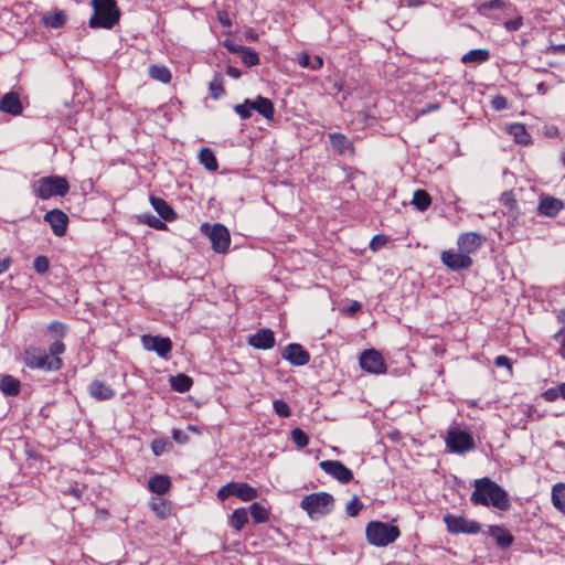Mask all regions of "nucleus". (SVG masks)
I'll return each mask as SVG.
<instances>
[{"instance_id": "obj_16", "label": "nucleus", "mask_w": 565, "mask_h": 565, "mask_svg": "<svg viewBox=\"0 0 565 565\" xmlns=\"http://www.w3.org/2000/svg\"><path fill=\"white\" fill-rule=\"evenodd\" d=\"M281 356L296 366L306 365L310 361L309 352L298 343L288 344L284 349Z\"/></svg>"}, {"instance_id": "obj_27", "label": "nucleus", "mask_w": 565, "mask_h": 565, "mask_svg": "<svg viewBox=\"0 0 565 565\" xmlns=\"http://www.w3.org/2000/svg\"><path fill=\"white\" fill-rule=\"evenodd\" d=\"M20 381L11 375H4L0 380V391L7 396H15L20 393Z\"/></svg>"}, {"instance_id": "obj_62", "label": "nucleus", "mask_w": 565, "mask_h": 565, "mask_svg": "<svg viewBox=\"0 0 565 565\" xmlns=\"http://www.w3.org/2000/svg\"><path fill=\"white\" fill-rule=\"evenodd\" d=\"M12 260L10 257H4L0 259V275L7 271L11 265Z\"/></svg>"}, {"instance_id": "obj_35", "label": "nucleus", "mask_w": 565, "mask_h": 565, "mask_svg": "<svg viewBox=\"0 0 565 565\" xmlns=\"http://www.w3.org/2000/svg\"><path fill=\"white\" fill-rule=\"evenodd\" d=\"M298 64L301 66V67H306V68H310L312 71H316V70H319L322 67L323 65V60L322 57L316 55V56H310L309 54L307 53H301L299 54L298 56Z\"/></svg>"}, {"instance_id": "obj_23", "label": "nucleus", "mask_w": 565, "mask_h": 565, "mask_svg": "<svg viewBox=\"0 0 565 565\" xmlns=\"http://www.w3.org/2000/svg\"><path fill=\"white\" fill-rule=\"evenodd\" d=\"M252 111L255 110L266 119H273L275 114L274 104L270 99L258 96L256 99L250 100Z\"/></svg>"}, {"instance_id": "obj_60", "label": "nucleus", "mask_w": 565, "mask_h": 565, "mask_svg": "<svg viewBox=\"0 0 565 565\" xmlns=\"http://www.w3.org/2000/svg\"><path fill=\"white\" fill-rule=\"evenodd\" d=\"M439 107H440V106H439V104H437V103H433V104H429V105H427L426 107L422 108V109L419 110V114H420V115H426V114H428V113H431V111L438 110V109H439Z\"/></svg>"}, {"instance_id": "obj_61", "label": "nucleus", "mask_w": 565, "mask_h": 565, "mask_svg": "<svg viewBox=\"0 0 565 565\" xmlns=\"http://www.w3.org/2000/svg\"><path fill=\"white\" fill-rule=\"evenodd\" d=\"M226 73L228 76H231L233 78H239L242 75L241 70L237 67H234V66H227Z\"/></svg>"}, {"instance_id": "obj_32", "label": "nucleus", "mask_w": 565, "mask_h": 565, "mask_svg": "<svg viewBox=\"0 0 565 565\" xmlns=\"http://www.w3.org/2000/svg\"><path fill=\"white\" fill-rule=\"evenodd\" d=\"M247 522L248 513L245 508H238L234 510L228 521L230 525L234 527L236 531H241Z\"/></svg>"}, {"instance_id": "obj_44", "label": "nucleus", "mask_w": 565, "mask_h": 565, "mask_svg": "<svg viewBox=\"0 0 565 565\" xmlns=\"http://www.w3.org/2000/svg\"><path fill=\"white\" fill-rule=\"evenodd\" d=\"M33 268L38 274H45L50 268L49 258L43 255L35 257Z\"/></svg>"}, {"instance_id": "obj_7", "label": "nucleus", "mask_w": 565, "mask_h": 565, "mask_svg": "<svg viewBox=\"0 0 565 565\" xmlns=\"http://www.w3.org/2000/svg\"><path fill=\"white\" fill-rule=\"evenodd\" d=\"M446 445L451 452L463 454L475 449V440L470 433L459 428H450L447 433Z\"/></svg>"}, {"instance_id": "obj_19", "label": "nucleus", "mask_w": 565, "mask_h": 565, "mask_svg": "<svg viewBox=\"0 0 565 565\" xmlns=\"http://www.w3.org/2000/svg\"><path fill=\"white\" fill-rule=\"evenodd\" d=\"M248 344L259 350L271 349L275 345V334L270 329H260L248 338Z\"/></svg>"}, {"instance_id": "obj_64", "label": "nucleus", "mask_w": 565, "mask_h": 565, "mask_svg": "<svg viewBox=\"0 0 565 565\" xmlns=\"http://www.w3.org/2000/svg\"><path fill=\"white\" fill-rule=\"evenodd\" d=\"M68 492L76 499H79L83 494V489H79L77 487H72V488H70Z\"/></svg>"}, {"instance_id": "obj_39", "label": "nucleus", "mask_w": 565, "mask_h": 565, "mask_svg": "<svg viewBox=\"0 0 565 565\" xmlns=\"http://www.w3.org/2000/svg\"><path fill=\"white\" fill-rule=\"evenodd\" d=\"M249 512H250L253 520L256 523H263L268 520L267 509L258 502H255L249 507Z\"/></svg>"}, {"instance_id": "obj_1", "label": "nucleus", "mask_w": 565, "mask_h": 565, "mask_svg": "<svg viewBox=\"0 0 565 565\" xmlns=\"http://www.w3.org/2000/svg\"><path fill=\"white\" fill-rule=\"evenodd\" d=\"M470 501L476 505L494 507L508 511L511 507L507 491L489 478L475 480Z\"/></svg>"}, {"instance_id": "obj_13", "label": "nucleus", "mask_w": 565, "mask_h": 565, "mask_svg": "<svg viewBox=\"0 0 565 565\" xmlns=\"http://www.w3.org/2000/svg\"><path fill=\"white\" fill-rule=\"evenodd\" d=\"M360 366L364 371L373 374H381L386 371L382 355L373 349L362 352L360 356Z\"/></svg>"}, {"instance_id": "obj_6", "label": "nucleus", "mask_w": 565, "mask_h": 565, "mask_svg": "<svg viewBox=\"0 0 565 565\" xmlns=\"http://www.w3.org/2000/svg\"><path fill=\"white\" fill-rule=\"evenodd\" d=\"M201 231L209 236L214 252L224 254L228 250L231 235L224 225L216 223L211 226L204 223L201 225Z\"/></svg>"}, {"instance_id": "obj_52", "label": "nucleus", "mask_w": 565, "mask_h": 565, "mask_svg": "<svg viewBox=\"0 0 565 565\" xmlns=\"http://www.w3.org/2000/svg\"><path fill=\"white\" fill-rule=\"evenodd\" d=\"M65 351V345L62 341H55L50 345V356H58Z\"/></svg>"}, {"instance_id": "obj_10", "label": "nucleus", "mask_w": 565, "mask_h": 565, "mask_svg": "<svg viewBox=\"0 0 565 565\" xmlns=\"http://www.w3.org/2000/svg\"><path fill=\"white\" fill-rule=\"evenodd\" d=\"M25 364L31 369L57 371L62 367V359L60 356H50L44 352H26Z\"/></svg>"}, {"instance_id": "obj_56", "label": "nucleus", "mask_w": 565, "mask_h": 565, "mask_svg": "<svg viewBox=\"0 0 565 565\" xmlns=\"http://www.w3.org/2000/svg\"><path fill=\"white\" fill-rule=\"evenodd\" d=\"M224 46L231 52V53H236V54H241L243 52V50L245 49V46H242L239 44H235L233 41L231 40H225L224 41Z\"/></svg>"}, {"instance_id": "obj_11", "label": "nucleus", "mask_w": 565, "mask_h": 565, "mask_svg": "<svg viewBox=\"0 0 565 565\" xmlns=\"http://www.w3.org/2000/svg\"><path fill=\"white\" fill-rule=\"evenodd\" d=\"M320 468L341 483H349L353 479L352 471L339 460H323Z\"/></svg>"}, {"instance_id": "obj_18", "label": "nucleus", "mask_w": 565, "mask_h": 565, "mask_svg": "<svg viewBox=\"0 0 565 565\" xmlns=\"http://www.w3.org/2000/svg\"><path fill=\"white\" fill-rule=\"evenodd\" d=\"M329 141L332 150L339 156L344 154H354V146L353 142L343 134L340 132H331L329 134Z\"/></svg>"}, {"instance_id": "obj_36", "label": "nucleus", "mask_w": 565, "mask_h": 565, "mask_svg": "<svg viewBox=\"0 0 565 565\" xmlns=\"http://www.w3.org/2000/svg\"><path fill=\"white\" fill-rule=\"evenodd\" d=\"M200 163L209 171H216L218 168L217 160L210 148H204L199 154Z\"/></svg>"}, {"instance_id": "obj_30", "label": "nucleus", "mask_w": 565, "mask_h": 565, "mask_svg": "<svg viewBox=\"0 0 565 565\" xmlns=\"http://www.w3.org/2000/svg\"><path fill=\"white\" fill-rule=\"evenodd\" d=\"M148 75L160 83L168 84L171 81V72L164 65L152 64L148 68Z\"/></svg>"}, {"instance_id": "obj_21", "label": "nucleus", "mask_w": 565, "mask_h": 565, "mask_svg": "<svg viewBox=\"0 0 565 565\" xmlns=\"http://www.w3.org/2000/svg\"><path fill=\"white\" fill-rule=\"evenodd\" d=\"M89 395L96 401H108L115 396V391L105 382L94 380L87 387Z\"/></svg>"}, {"instance_id": "obj_37", "label": "nucleus", "mask_w": 565, "mask_h": 565, "mask_svg": "<svg viewBox=\"0 0 565 565\" xmlns=\"http://www.w3.org/2000/svg\"><path fill=\"white\" fill-rule=\"evenodd\" d=\"M412 203L418 211L424 212L429 207L431 199L427 191L419 189L414 192Z\"/></svg>"}, {"instance_id": "obj_57", "label": "nucleus", "mask_w": 565, "mask_h": 565, "mask_svg": "<svg viewBox=\"0 0 565 565\" xmlns=\"http://www.w3.org/2000/svg\"><path fill=\"white\" fill-rule=\"evenodd\" d=\"M151 449L156 456H160L166 451V443L161 440H153L151 444Z\"/></svg>"}, {"instance_id": "obj_12", "label": "nucleus", "mask_w": 565, "mask_h": 565, "mask_svg": "<svg viewBox=\"0 0 565 565\" xmlns=\"http://www.w3.org/2000/svg\"><path fill=\"white\" fill-rule=\"evenodd\" d=\"M141 343L147 351H154L160 358L167 359L172 350V342L168 337L142 335Z\"/></svg>"}, {"instance_id": "obj_48", "label": "nucleus", "mask_w": 565, "mask_h": 565, "mask_svg": "<svg viewBox=\"0 0 565 565\" xmlns=\"http://www.w3.org/2000/svg\"><path fill=\"white\" fill-rule=\"evenodd\" d=\"M491 106L494 110H503L508 107V100L504 96L502 95H497L492 98L491 100Z\"/></svg>"}, {"instance_id": "obj_25", "label": "nucleus", "mask_w": 565, "mask_h": 565, "mask_svg": "<svg viewBox=\"0 0 565 565\" xmlns=\"http://www.w3.org/2000/svg\"><path fill=\"white\" fill-rule=\"evenodd\" d=\"M170 487V478L164 475H156L154 477L150 478L148 482L149 490L158 495L166 494L169 491Z\"/></svg>"}, {"instance_id": "obj_43", "label": "nucleus", "mask_w": 565, "mask_h": 565, "mask_svg": "<svg viewBox=\"0 0 565 565\" xmlns=\"http://www.w3.org/2000/svg\"><path fill=\"white\" fill-rule=\"evenodd\" d=\"M505 7V2L503 0H490L487 2H483L479 6L478 12L483 13L489 10H500Z\"/></svg>"}, {"instance_id": "obj_38", "label": "nucleus", "mask_w": 565, "mask_h": 565, "mask_svg": "<svg viewBox=\"0 0 565 565\" xmlns=\"http://www.w3.org/2000/svg\"><path fill=\"white\" fill-rule=\"evenodd\" d=\"M209 89L211 96L215 99L220 98L225 94V89L223 87V76L220 73H216L213 79L210 82Z\"/></svg>"}, {"instance_id": "obj_58", "label": "nucleus", "mask_w": 565, "mask_h": 565, "mask_svg": "<svg viewBox=\"0 0 565 565\" xmlns=\"http://www.w3.org/2000/svg\"><path fill=\"white\" fill-rule=\"evenodd\" d=\"M494 364L498 366V367H508V369H511V361L508 356L505 355H499L495 358L494 360Z\"/></svg>"}, {"instance_id": "obj_54", "label": "nucleus", "mask_w": 565, "mask_h": 565, "mask_svg": "<svg viewBox=\"0 0 565 565\" xmlns=\"http://www.w3.org/2000/svg\"><path fill=\"white\" fill-rule=\"evenodd\" d=\"M146 223L148 225H150L151 227H154L157 230H162V228H166V224L163 222H161L160 220H158L156 216L153 215H147L146 216Z\"/></svg>"}, {"instance_id": "obj_31", "label": "nucleus", "mask_w": 565, "mask_h": 565, "mask_svg": "<svg viewBox=\"0 0 565 565\" xmlns=\"http://www.w3.org/2000/svg\"><path fill=\"white\" fill-rule=\"evenodd\" d=\"M192 384V379L183 373L170 377V385L172 390L179 393L188 392L191 388Z\"/></svg>"}, {"instance_id": "obj_26", "label": "nucleus", "mask_w": 565, "mask_h": 565, "mask_svg": "<svg viewBox=\"0 0 565 565\" xmlns=\"http://www.w3.org/2000/svg\"><path fill=\"white\" fill-rule=\"evenodd\" d=\"M508 131L519 145L529 146L532 142L531 136L523 124H512L509 126Z\"/></svg>"}, {"instance_id": "obj_47", "label": "nucleus", "mask_w": 565, "mask_h": 565, "mask_svg": "<svg viewBox=\"0 0 565 565\" xmlns=\"http://www.w3.org/2000/svg\"><path fill=\"white\" fill-rule=\"evenodd\" d=\"M501 202L504 206H507L509 210H514L518 206V201L515 199V195L512 191L504 192L501 196Z\"/></svg>"}, {"instance_id": "obj_45", "label": "nucleus", "mask_w": 565, "mask_h": 565, "mask_svg": "<svg viewBox=\"0 0 565 565\" xmlns=\"http://www.w3.org/2000/svg\"><path fill=\"white\" fill-rule=\"evenodd\" d=\"M362 508L363 503L356 495H354L353 499L347 504L345 512L349 516H356Z\"/></svg>"}, {"instance_id": "obj_4", "label": "nucleus", "mask_w": 565, "mask_h": 565, "mask_svg": "<svg viewBox=\"0 0 565 565\" xmlns=\"http://www.w3.org/2000/svg\"><path fill=\"white\" fill-rule=\"evenodd\" d=\"M366 540L374 546H386L398 539L401 531L397 526L381 521H372L366 525Z\"/></svg>"}, {"instance_id": "obj_51", "label": "nucleus", "mask_w": 565, "mask_h": 565, "mask_svg": "<svg viewBox=\"0 0 565 565\" xmlns=\"http://www.w3.org/2000/svg\"><path fill=\"white\" fill-rule=\"evenodd\" d=\"M386 243H387V237L385 235H382V234L375 235L370 243V247H371V249L376 250V249L383 247Z\"/></svg>"}, {"instance_id": "obj_5", "label": "nucleus", "mask_w": 565, "mask_h": 565, "mask_svg": "<svg viewBox=\"0 0 565 565\" xmlns=\"http://www.w3.org/2000/svg\"><path fill=\"white\" fill-rule=\"evenodd\" d=\"M32 188L38 198L47 200L52 196H64L70 190V184L64 177L52 175L39 179Z\"/></svg>"}, {"instance_id": "obj_17", "label": "nucleus", "mask_w": 565, "mask_h": 565, "mask_svg": "<svg viewBox=\"0 0 565 565\" xmlns=\"http://www.w3.org/2000/svg\"><path fill=\"white\" fill-rule=\"evenodd\" d=\"M43 218L56 236H63L66 233L68 217L63 211L57 209L49 211Z\"/></svg>"}, {"instance_id": "obj_29", "label": "nucleus", "mask_w": 565, "mask_h": 565, "mask_svg": "<svg viewBox=\"0 0 565 565\" xmlns=\"http://www.w3.org/2000/svg\"><path fill=\"white\" fill-rule=\"evenodd\" d=\"M490 534L495 539L497 545L501 548H508L513 543V536L500 526H491Z\"/></svg>"}, {"instance_id": "obj_49", "label": "nucleus", "mask_w": 565, "mask_h": 565, "mask_svg": "<svg viewBox=\"0 0 565 565\" xmlns=\"http://www.w3.org/2000/svg\"><path fill=\"white\" fill-rule=\"evenodd\" d=\"M542 397L546 402H555L557 398L561 397V393L558 392V386L550 387L546 391L542 393Z\"/></svg>"}, {"instance_id": "obj_3", "label": "nucleus", "mask_w": 565, "mask_h": 565, "mask_svg": "<svg viewBox=\"0 0 565 565\" xmlns=\"http://www.w3.org/2000/svg\"><path fill=\"white\" fill-rule=\"evenodd\" d=\"M299 505L308 513L311 520H317L333 510L334 498L328 492H315L305 495Z\"/></svg>"}, {"instance_id": "obj_24", "label": "nucleus", "mask_w": 565, "mask_h": 565, "mask_svg": "<svg viewBox=\"0 0 565 565\" xmlns=\"http://www.w3.org/2000/svg\"><path fill=\"white\" fill-rule=\"evenodd\" d=\"M150 203L154 211L164 220L168 222L173 221L177 217L175 212L173 209L161 198L158 196H150Z\"/></svg>"}, {"instance_id": "obj_46", "label": "nucleus", "mask_w": 565, "mask_h": 565, "mask_svg": "<svg viewBox=\"0 0 565 565\" xmlns=\"http://www.w3.org/2000/svg\"><path fill=\"white\" fill-rule=\"evenodd\" d=\"M234 110L243 120L248 119L252 115L250 99H245L243 104L236 105Z\"/></svg>"}, {"instance_id": "obj_42", "label": "nucleus", "mask_w": 565, "mask_h": 565, "mask_svg": "<svg viewBox=\"0 0 565 565\" xmlns=\"http://www.w3.org/2000/svg\"><path fill=\"white\" fill-rule=\"evenodd\" d=\"M273 407H274V411L275 413L279 416V417H289L291 415V411H290V407L289 405L282 401V399H275L274 403H273Z\"/></svg>"}, {"instance_id": "obj_28", "label": "nucleus", "mask_w": 565, "mask_h": 565, "mask_svg": "<svg viewBox=\"0 0 565 565\" xmlns=\"http://www.w3.org/2000/svg\"><path fill=\"white\" fill-rule=\"evenodd\" d=\"M490 58V51L487 49H476L462 55L461 62L463 64L483 63Z\"/></svg>"}, {"instance_id": "obj_22", "label": "nucleus", "mask_w": 565, "mask_h": 565, "mask_svg": "<svg viewBox=\"0 0 565 565\" xmlns=\"http://www.w3.org/2000/svg\"><path fill=\"white\" fill-rule=\"evenodd\" d=\"M0 110L13 116L22 113V104L19 95L14 92H9L0 99Z\"/></svg>"}, {"instance_id": "obj_63", "label": "nucleus", "mask_w": 565, "mask_h": 565, "mask_svg": "<svg viewBox=\"0 0 565 565\" xmlns=\"http://www.w3.org/2000/svg\"><path fill=\"white\" fill-rule=\"evenodd\" d=\"M555 340L559 342V344L565 348V328H562L556 334Z\"/></svg>"}, {"instance_id": "obj_59", "label": "nucleus", "mask_w": 565, "mask_h": 565, "mask_svg": "<svg viewBox=\"0 0 565 565\" xmlns=\"http://www.w3.org/2000/svg\"><path fill=\"white\" fill-rule=\"evenodd\" d=\"M423 4V0H399V7L416 8Z\"/></svg>"}, {"instance_id": "obj_55", "label": "nucleus", "mask_w": 565, "mask_h": 565, "mask_svg": "<svg viewBox=\"0 0 565 565\" xmlns=\"http://www.w3.org/2000/svg\"><path fill=\"white\" fill-rule=\"evenodd\" d=\"M172 438L178 444H185L189 440V436L183 430H181V429H173L172 430Z\"/></svg>"}, {"instance_id": "obj_20", "label": "nucleus", "mask_w": 565, "mask_h": 565, "mask_svg": "<svg viewBox=\"0 0 565 565\" xmlns=\"http://www.w3.org/2000/svg\"><path fill=\"white\" fill-rule=\"evenodd\" d=\"M564 207L563 201L553 196H544L540 200L537 211L541 215L554 217Z\"/></svg>"}, {"instance_id": "obj_50", "label": "nucleus", "mask_w": 565, "mask_h": 565, "mask_svg": "<svg viewBox=\"0 0 565 565\" xmlns=\"http://www.w3.org/2000/svg\"><path fill=\"white\" fill-rule=\"evenodd\" d=\"M523 24V19L522 17H516L515 19H511V20H508L504 22V28L509 31V32H514V31H518Z\"/></svg>"}, {"instance_id": "obj_14", "label": "nucleus", "mask_w": 565, "mask_h": 565, "mask_svg": "<svg viewBox=\"0 0 565 565\" xmlns=\"http://www.w3.org/2000/svg\"><path fill=\"white\" fill-rule=\"evenodd\" d=\"M440 258L444 265L454 271L468 269L473 263L470 256L461 252L445 250L441 253Z\"/></svg>"}, {"instance_id": "obj_40", "label": "nucleus", "mask_w": 565, "mask_h": 565, "mask_svg": "<svg viewBox=\"0 0 565 565\" xmlns=\"http://www.w3.org/2000/svg\"><path fill=\"white\" fill-rule=\"evenodd\" d=\"M290 436L292 443L299 448H303L309 444L308 435L299 427L294 428Z\"/></svg>"}, {"instance_id": "obj_53", "label": "nucleus", "mask_w": 565, "mask_h": 565, "mask_svg": "<svg viewBox=\"0 0 565 565\" xmlns=\"http://www.w3.org/2000/svg\"><path fill=\"white\" fill-rule=\"evenodd\" d=\"M49 330L55 334L63 337L66 333V328L63 323L54 321L50 324Z\"/></svg>"}, {"instance_id": "obj_33", "label": "nucleus", "mask_w": 565, "mask_h": 565, "mask_svg": "<svg viewBox=\"0 0 565 565\" xmlns=\"http://www.w3.org/2000/svg\"><path fill=\"white\" fill-rule=\"evenodd\" d=\"M66 14L61 10H56L43 17L44 25L53 29L63 26L66 23Z\"/></svg>"}, {"instance_id": "obj_9", "label": "nucleus", "mask_w": 565, "mask_h": 565, "mask_svg": "<svg viewBox=\"0 0 565 565\" xmlns=\"http://www.w3.org/2000/svg\"><path fill=\"white\" fill-rule=\"evenodd\" d=\"M444 522L447 526L448 532L452 534H477L481 530L480 523L472 520H468L467 518L461 515L446 514L444 516Z\"/></svg>"}, {"instance_id": "obj_41", "label": "nucleus", "mask_w": 565, "mask_h": 565, "mask_svg": "<svg viewBox=\"0 0 565 565\" xmlns=\"http://www.w3.org/2000/svg\"><path fill=\"white\" fill-rule=\"evenodd\" d=\"M241 57H242V62L247 66V67H252V66H255L259 63V56L258 54L249 49V47H246L243 50V52L239 54Z\"/></svg>"}, {"instance_id": "obj_8", "label": "nucleus", "mask_w": 565, "mask_h": 565, "mask_svg": "<svg viewBox=\"0 0 565 565\" xmlns=\"http://www.w3.org/2000/svg\"><path fill=\"white\" fill-rule=\"evenodd\" d=\"M231 495H235L242 501L248 502L257 498L258 492L255 488L245 482H228L217 491V498L224 501Z\"/></svg>"}, {"instance_id": "obj_34", "label": "nucleus", "mask_w": 565, "mask_h": 565, "mask_svg": "<svg viewBox=\"0 0 565 565\" xmlns=\"http://www.w3.org/2000/svg\"><path fill=\"white\" fill-rule=\"evenodd\" d=\"M552 502L558 511L565 514V483H557L553 487Z\"/></svg>"}, {"instance_id": "obj_15", "label": "nucleus", "mask_w": 565, "mask_h": 565, "mask_svg": "<svg viewBox=\"0 0 565 565\" xmlns=\"http://www.w3.org/2000/svg\"><path fill=\"white\" fill-rule=\"evenodd\" d=\"M484 241L486 238L482 235L476 232H468L458 237L457 245L459 252L470 256V254L477 252L483 245Z\"/></svg>"}, {"instance_id": "obj_2", "label": "nucleus", "mask_w": 565, "mask_h": 565, "mask_svg": "<svg viewBox=\"0 0 565 565\" xmlns=\"http://www.w3.org/2000/svg\"><path fill=\"white\" fill-rule=\"evenodd\" d=\"M93 15L89 19L92 29H111L118 23L120 11L115 0H92Z\"/></svg>"}]
</instances>
